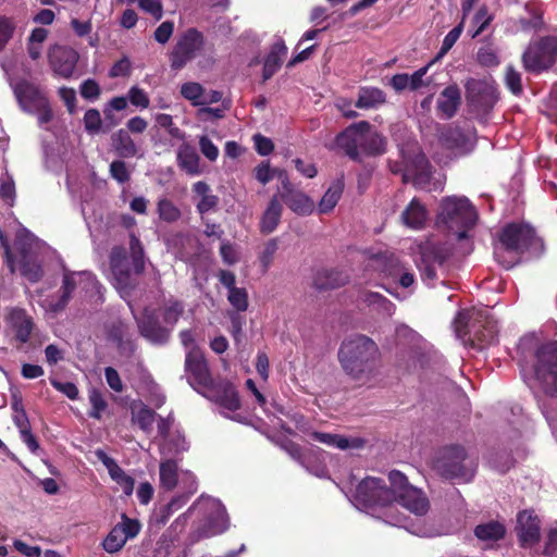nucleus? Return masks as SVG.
Instances as JSON below:
<instances>
[{
	"mask_svg": "<svg viewBox=\"0 0 557 557\" xmlns=\"http://www.w3.org/2000/svg\"><path fill=\"white\" fill-rule=\"evenodd\" d=\"M338 361L352 381L367 384L380 373L382 355L372 338L357 334L343 341L338 349Z\"/></svg>",
	"mask_w": 557,
	"mask_h": 557,
	"instance_id": "obj_1",
	"label": "nucleus"
},
{
	"mask_svg": "<svg viewBox=\"0 0 557 557\" xmlns=\"http://www.w3.org/2000/svg\"><path fill=\"white\" fill-rule=\"evenodd\" d=\"M355 502L366 510H371L384 522L395 527H406L407 517L394 504V488L387 487L380 478L367 476L356 488Z\"/></svg>",
	"mask_w": 557,
	"mask_h": 557,
	"instance_id": "obj_2",
	"label": "nucleus"
},
{
	"mask_svg": "<svg viewBox=\"0 0 557 557\" xmlns=\"http://www.w3.org/2000/svg\"><path fill=\"white\" fill-rule=\"evenodd\" d=\"M543 250V240L532 226L511 223L503 228L494 256L505 269H511L519 262L522 253L529 252L539 257Z\"/></svg>",
	"mask_w": 557,
	"mask_h": 557,
	"instance_id": "obj_3",
	"label": "nucleus"
},
{
	"mask_svg": "<svg viewBox=\"0 0 557 557\" xmlns=\"http://www.w3.org/2000/svg\"><path fill=\"white\" fill-rule=\"evenodd\" d=\"M131 258L125 248L114 246L110 252V269L113 275V285L125 298L133 294L138 285V275L144 272V248L135 234L129 236Z\"/></svg>",
	"mask_w": 557,
	"mask_h": 557,
	"instance_id": "obj_4",
	"label": "nucleus"
},
{
	"mask_svg": "<svg viewBox=\"0 0 557 557\" xmlns=\"http://www.w3.org/2000/svg\"><path fill=\"white\" fill-rule=\"evenodd\" d=\"M432 469L442 478L469 482L475 473L476 463L459 445L437 450L431 461Z\"/></svg>",
	"mask_w": 557,
	"mask_h": 557,
	"instance_id": "obj_5",
	"label": "nucleus"
},
{
	"mask_svg": "<svg viewBox=\"0 0 557 557\" xmlns=\"http://www.w3.org/2000/svg\"><path fill=\"white\" fill-rule=\"evenodd\" d=\"M478 220V212L466 197L450 196L441 202L438 221L443 223L459 240L467 237V232Z\"/></svg>",
	"mask_w": 557,
	"mask_h": 557,
	"instance_id": "obj_6",
	"label": "nucleus"
},
{
	"mask_svg": "<svg viewBox=\"0 0 557 557\" xmlns=\"http://www.w3.org/2000/svg\"><path fill=\"white\" fill-rule=\"evenodd\" d=\"M11 87L21 109L28 114L36 115L39 126L42 127L52 120L50 102L38 85L21 78L12 82Z\"/></svg>",
	"mask_w": 557,
	"mask_h": 557,
	"instance_id": "obj_7",
	"label": "nucleus"
},
{
	"mask_svg": "<svg viewBox=\"0 0 557 557\" xmlns=\"http://www.w3.org/2000/svg\"><path fill=\"white\" fill-rule=\"evenodd\" d=\"M454 323L459 336L468 335L480 348L492 345L497 339V324L484 312L473 313L470 318L465 312H458Z\"/></svg>",
	"mask_w": 557,
	"mask_h": 557,
	"instance_id": "obj_8",
	"label": "nucleus"
},
{
	"mask_svg": "<svg viewBox=\"0 0 557 557\" xmlns=\"http://www.w3.org/2000/svg\"><path fill=\"white\" fill-rule=\"evenodd\" d=\"M389 485L394 488V504H400L409 512L422 517L430 510V502L424 492L409 483L407 476L398 471L388 473Z\"/></svg>",
	"mask_w": 557,
	"mask_h": 557,
	"instance_id": "obj_9",
	"label": "nucleus"
},
{
	"mask_svg": "<svg viewBox=\"0 0 557 557\" xmlns=\"http://www.w3.org/2000/svg\"><path fill=\"white\" fill-rule=\"evenodd\" d=\"M534 358L533 373L537 386L544 394L557 397V342L541 345Z\"/></svg>",
	"mask_w": 557,
	"mask_h": 557,
	"instance_id": "obj_10",
	"label": "nucleus"
},
{
	"mask_svg": "<svg viewBox=\"0 0 557 557\" xmlns=\"http://www.w3.org/2000/svg\"><path fill=\"white\" fill-rule=\"evenodd\" d=\"M557 61V36H543L532 41L522 54L525 71L541 73L550 69Z\"/></svg>",
	"mask_w": 557,
	"mask_h": 557,
	"instance_id": "obj_11",
	"label": "nucleus"
},
{
	"mask_svg": "<svg viewBox=\"0 0 557 557\" xmlns=\"http://www.w3.org/2000/svg\"><path fill=\"white\" fill-rule=\"evenodd\" d=\"M203 35L196 28H188L177 39L170 60L173 70L183 69L203 48Z\"/></svg>",
	"mask_w": 557,
	"mask_h": 557,
	"instance_id": "obj_12",
	"label": "nucleus"
},
{
	"mask_svg": "<svg viewBox=\"0 0 557 557\" xmlns=\"http://www.w3.org/2000/svg\"><path fill=\"white\" fill-rule=\"evenodd\" d=\"M369 122L360 121L349 125L335 138V144L338 148L343 149L345 153L354 161H359L363 152L364 138Z\"/></svg>",
	"mask_w": 557,
	"mask_h": 557,
	"instance_id": "obj_13",
	"label": "nucleus"
},
{
	"mask_svg": "<svg viewBox=\"0 0 557 557\" xmlns=\"http://www.w3.org/2000/svg\"><path fill=\"white\" fill-rule=\"evenodd\" d=\"M185 372L191 386L211 387L213 381L203 352L198 347H191L186 352Z\"/></svg>",
	"mask_w": 557,
	"mask_h": 557,
	"instance_id": "obj_14",
	"label": "nucleus"
},
{
	"mask_svg": "<svg viewBox=\"0 0 557 557\" xmlns=\"http://www.w3.org/2000/svg\"><path fill=\"white\" fill-rule=\"evenodd\" d=\"M466 98L471 110L478 114L488 113L497 101L492 87L473 78L466 83Z\"/></svg>",
	"mask_w": 557,
	"mask_h": 557,
	"instance_id": "obj_15",
	"label": "nucleus"
},
{
	"mask_svg": "<svg viewBox=\"0 0 557 557\" xmlns=\"http://www.w3.org/2000/svg\"><path fill=\"white\" fill-rule=\"evenodd\" d=\"M137 325L140 335L154 345H164L171 337V329L161 325L152 311L145 310Z\"/></svg>",
	"mask_w": 557,
	"mask_h": 557,
	"instance_id": "obj_16",
	"label": "nucleus"
},
{
	"mask_svg": "<svg viewBox=\"0 0 557 557\" xmlns=\"http://www.w3.org/2000/svg\"><path fill=\"white\" fill-rule=\"evenodd\" d=\"M78 54L71 48L55 46L49 52V62L54 74L70 78L76 67Z\"/></svg>",
	"mask_w": 557,
	"mask_h": 557,
	"instance_id": "obj_17",
	"label": "nucleus"
},
{
	"mask_svg": "<svg viewBox=\"0 0 557 557\" xmlns=\"http://www.w3.org/2000/svg\"><path fill=\"white\" fill-rule=\"evenodd\" d=\"M517 533L523 547L533 546L540 540L541 523L537 516L523 510L517 517Z\"/></svg>",
	"mask_w": 557,
	"mask_h": 557,
	"instance_id": "obj_18",
	"label": "nucleus"
},
{
	"mask_svg": "<svg viewBox=\"0 0 557 557\" xmlns=\"http://www.w3.org/2000/svg\"><path fill=\"white\" fill-rule=\"evenodd\" d=\"M95 455L107 468L111 479L121 486L124 494L127 496L132 495L135 486V480L131 475L126 474L117 462L108 456L104 450L97 449Z\"/></svg>",
	"mask_w": 557,
	"mask_h": 557,
	"instance_id": "obj_19",
	"label": "nucleus"
},
{
	"mask_svg": "<svg viewBox=\"0 0 557 557\" xmlns=\"http://www.w3.org/2000/svg\"><path fill=\"white\" fill-rule=\"evenodd\" d=\"M461 106V90L456 84L445 87L438 95L436 110L441 117L449 120L456 115Z\"/></svg>",
	"mask_w": 557,
	"mask_h": 557,
	"instance_id": "obj_20",
	"label": "nucleus"
},
{
	"mask_svg": "<svg viewBox=\"0 0 557 557\" xmlns=\"http://www.w3.org/2000/svg\"><path fill=\"white\" fill-rule=\"evenodd\" d=\"M75 288L76 280L74 277V274L64 273L61 286V295L47 297L42 302V307L46 309V311L54 314L63 311L67 306L72 293L74 292Z\"/></svg>",
	"mask_w": 557,
	"mask_h": 557,
	"instance_id": "obj_21",
	"label": "nucleus"
},
{
	"mask_svg": "<svg viewBox=\"0 0 557 557\" xmlns=\"http://www.w3.org/2000/svg\"><path fill=\"white\" fill-rule=\"evenodd\" d=\"M438 140L446 149L463 153L470 151L469 138L462 129L457 126L448 125L443 127L440 132Z\"/></svg>",
	"mask_w": 557,
	"mask_h": 557,
	"instance_id": "obj_22",
	"label": "nucleus"
},
{
	"mask_svg": "<svg viewBox=\"0 0 557 557\" xmlns=\"http://www.w3.org/2000/svg\"><path fill=\"white\" fill-rule=\"evenodd\" d=\"M8 321L15 332V339L22 344L27 343L34 327L32 317L24 309L13 308L8 315Z\"/></svg>",
	"mask_w": 557,
	"mask_h": 557,
	"instance_id": "obj_23",
	"label": "nucleus"
},
{
	"mask_svg": "<svg viewBox=\"0 0 557 557\" xmlns=\"http://www.w3.org/2000/svg\"><path fill=\"white\" fill-rule=\"evenodd\" d=\"M349 275L342 270L323 268L315 272L313 285L320 290L334 289L344 286Z\"/></svg>",
	"mask_w": 557,
	"mask_h": 557,
	"instance_id": "obj_24",
	"label": "nucleus"
},
{
	"mask_svg": "<svg viewBox=\"0 0 557 557\" xmlns=\"http://www.w3.org/2000/svg\"><path fill=\"white\" fill-rule=\"evenodd\" d=\"M311 438L330 447H337L339 449H359L364 446L366 441L360 437H346L343 435L312 432Z\"/></svg>",
	"mask_w": 557,
	"mask_h": 557,
	"instance_id": "obj_25",
	"label": "nucleus"
},
{
	"mask_svg": "<svg viewBox=\"0 0 557 557\" xmlns=\"http://www.w3.org/2000/svg\"><path fill=\"white\" fill-rule=\"evenodd\" d=\"M283 206L280 198L277 195H274L261 216L260 232L262 234L273 233L280 224Z\"/></svg>",
	"mask_w": 557,
	"mask_h": 557,
	"instance_id": "obj_26",
	"label": "nucleus"
},
{
	"mask_svg": "<svg viewBox=\"0 0 557 557\" xmlns=\"http://www.w3.org/2000/svg\"><path fill=\"white\" fill-rule=\"evenodd\" d=\"M286 54L287 47L282 39L272 45L263 65L262 77L264 82L270 79L280 70Z\"/></svg>",
	"mask_w": 557,
	"mask_h": 557,
	"instance_id": "obj_27",
	"label": "nucleus"
},
{
	"mask_svg": "<svg viewBox=\"0 0 557 557\" xmlns=\"http://www.w3.org/2000/svg\"><path fill=\"white\" fill-rule=\"evenodd\" d=\"M286 206L299 215H307L313 211V201L304 193L292 189L288 193H281L278 197Z\"/></svg>",
	"mask_w": 557,
	"mask_h": 557,
	"instance_id": "obj_28",
	"label": "nucleus"
},
{
	"mask_svg": "<svg viewBox=\"0 0 557 557\" xmlns=\"http://www.w3.org/2000/svg\"><path fill=\"white\" fill-rule=\"evenodd\" d=\"M386 103V94L372 86H363L358 90V98L355 107L363 110L377 109L379 107Z\"/></svg>",
	"mask_w": 557,
	"mask_h": 557,
	"instance_id": "obj_29",
	"label": "nucleus"
},
{
	"mask_svg": "<svg viewBox=\"0 0 557 557\" xmlns=\"http://www.w3.org/2000/svg\"><path fill=\"white\" fill-rule=\"evenodd\" d=\"M426 219L428 212L424 206L416 198L410 201L401 213V220L405 225L413 230L422 228Z\"/></svg>",
	"mask_w": 557,
	"mask_h": 557,
	"instance_id": "obj_30",
	"label": "nucleus"
},
{
	"mask_svg": "<svg viewBox=\"0 0 557 557\" xmlns=\"http://www.w3.org/2000/svg\"><path fill=\"white\" fill-rule=\"evenodd\" d=\"M111 146L120 158H133L138 153V148L125 129H119L111 136Z\"/></svg>",
	"mask_w": 557,
	"mask_h": 557,
	"instance_id": "obj_31",
	"label": "nucleus"
},
{
	"mask_svg": "<svg viewBox=\"0 0 557 557\" xmlns=\"http://www.w3.org/2000/svg\"><path fill=\"white\" fill-rule=\"evenodd\" d=\"M199 156L191 145L184 143L180 146L177 150V164L181 170L189 175L199 174Z\"/></svg>",
	"mask_w": 557,
	"mask_h": 557,
	"instance_id": "obj_32",
	"label": "nucleus"
},
{
	"mask_svg": "<svg viewBox=\"0 0 557 557\" xmlns=\"http://www.w3.org/2000/svg\"><path fill=\"white\" fill-rule=\"evenodd\" d=\"M193 191L200 198L196 207L201 215L218 207L219 197L211 193V188L206 182H196L193 185Z\"/></svg>",
	"mask_w": 557,
	"mask_h": 557,
	"instance_id": "obj_33",
	"label": "nucleus"
},
{
	"mask_svg": "<svg viewBox=\"0 0 557 557\" xmlns=\"http://www.w3.org/2000/svg\"><path fill=\"white\" fill-rule=\"evenodd\" d=\"M132 422L137 424L145 433L152 431V425L156 421L157 413L143 403H134L131 408Z\"/></svg>",
	"mask_w": 557,
	"mask_h": 557,
	"instance_id": "obj_34",
	"label": "nucleus"
},
{
	"mask_svg": "<svg viewBox=\"0 0 557 557\" xmlns=\"http://www.w3.org/2000/svg\"><path fill=\"white\" fill-rule=\"evenodd\" d=\"M184 302L174 297L166 299L160 309L162 320L165 325L171 329V331L174 329L180 318L184 314Z\"/></svg>",
	"mask_w": 557,
	"mask_h": 557,
	"instance_id": "obj_35",
	"label": "nucleus"
},
{
	"mask_svg": "<svg viewBox=\"0 0 557 557\" xmlns=\"http://www.w3.org/2000/svg\"><path fill=\"white\" fill-rule=\"evenodd\" d=\"M423 260L434 264L436 271H441L443 275L447 272L446 263L450 257V251L444 246L434 245L422 252Z\"/></svg>",
	"mask_w": 557,
	"mask_h": 557,
	"instance_id": "obj_36",
	"label": "nucleus"
},
{
	"mask_svg": "<svg viewBox=\"0 0 557 557\" xmlns=\"http://www.w3.org/2000/svg\"><path fill=\"white\" fill-rule=\"evenodd\" d=\"M215 401L230 411H236L240 407L238 393L231 383H221L216 388Z\"/></svg>",
	"mask_w": 557,
	"mask_h": 557,
	"instance_id": "obj_37",
	"label": "nucleus"
},
{
	"mask_svg": "<svg viewBox=\"0 0 557 557\" xmlns=\"http://www.w3.org/2000/svg\"><path fill=\"white\" fill-rule=\"evenodd\" d=\"M159 475L161 486L168 491H172L178 484V466L172 458H166L160 462Z\"/></svg>",
	"mask_w": 557,
	"mask_h": 557,
	"instance_id": "obj_38",
	"label": "nucleus"
},
{
	"mask_svg": "<svg viewBox=\"0 0 557 557\" xmlns=\"http://www.w3.org/2000/svg\"><path fill=\"white\" fill-rule=\"evenodd\" d=\"M285 450L294 460L298 461L301 466H304L310 472L314 473L317 476L322 478L326 475L325 467L322 465L312 467L311 456L309 454H304L299 445L295 443H289L285 446Z\"/></svg>",
	"mask_w": 557,
	"mask_h": 557,
	"instance_id": "obj_39",
	"label": "nucleus"
},
{
	"mask_svg": "<svg viewBox=\"0 0 557 557\" xmlns=\"http://www.w3.org/2000/svg\"><path fill=\"white\" fill-rule=\"evenodd\" d=\"M506 534V528L503 523L498 521H490L486 523L478 524L474 528V535L480 541H499L502 540Z\"/></svg>",
	"mask_w": 557,
	"mask_h": 557,
	"instance_id": "obj_40",
	"label": "nucleus"
},
{
	"mask_svg": "<svg viewBox=\"0 0 557 557\" xmlns=\"http://www.w3.org/2000/svg\"><path fill=\"white\" fill-rule=\"evenodd\" d=\"M188 449V444L180 432L169 435L160 444V454L163 457H172L182 454Z\"/></svg>",
	"mask_w": 557,
	"mask_h": 557,
	"instance_id": "obj_41",
	"label": "nucleus"
},
{
	"mask_svg": "<svg viewBox=\"0 0 557 557\" xmlns=\"http://www.w3.org/2000/svg\"><path fill=\"white\" fill-rule=\"evenodd\" d=\"M343 188L344 185L341 181L334 182L329 187L319 202L318 209L320 213H327L335 208L343 194Z\"/></svg>",
	"mask_w": 557,
	"mask_h": 557,
	"instance_id": "obj_42",
	"label": "nucleus"
},
{
	"mask_svg": "<svg viewBox=\"0 0 557 557\" xmlns=\"http://www.w3.org/2000/svg\"><path fill=\"white\" fill-rule=\"evenodd\" d=\"M386 139L377 132L372 131L369 124L367 136L363 144L362 154L376 156L382 154L385 151Z\"/></svg>",
	"mask_w": 557,
	"mask_h": 557,
	"instance_id": "obj_43",
	"label": "nucleus"
},
{
	"mask_svg": "<svg viewBox=\"0 0 557 557\" xmlns=\"http://www.w3.org/2000/svg\"><path fill=\"white\" fill-rule=\"evenodd\" d=\"M18 262L21 274L27 281L30 283H37L42 278L44 271L36 257L21 259Z\"/></svg>",
	"mask_w": 557,
	"mask_h": 557,
	"instance_id": "obj_44",
	"label": "nucleus"
},
{
	"mask_svg": "<svg viewBox=\"0 0 557 557\" xmlns=\"http://www.w3.org/2000/svg\"><path fill=\"white\" fill-rule=\"evenodd\" d=\"M157 212L159 218L166 223H174L182 216L178 207L168 198H161L157 202Z\"/></svg>",
	"mask_w": 557,
	"mask_h": 557,
	"instance_id": "obj_45",
	"label": "nucleus"
},
{
	"mask_svg": "<svg viewBox=\"0 0 557 557\" xmlns=\"http://www.w3.org/2000/svg\"><path fill=\"white\" fill-rule=\"evenodd\" d=\"M209 524L213 534L222 533L227 529V513L225 508L220 503L212 504V512L209 517Z\"/></svg>",
	"mask_w": 557,
	"mask_h": 557,
	"instance_id": "obj_46",
	"label": "nucleus"
},
{
	"mask_svg": "<svg viewBox=\"0 0 557 557\" xmlns=\"http://www.w3.org/2000/svg\"><path fill=\"white\" fill-rule=\"evenodd\" d=\"M127 542L120 527L115 525L102 542L103 549L110 554L116 553Z\"/></svg>",
	"mask_w": 557,
	"mask_h": 557,
	"instance_id": "obj_47",
	"label": "nucleus"
},
{
	"mask_svg": "<svg viewBox=\"0 0 557 557\" xmlns=\"http://www.w3.org/2000/svg\"><path fill=\"white\" fill-rule=\"evenodd\" d=\"M89 403L91 405V410L89 411V417L94 419H101L102 413L106 411L108 407V403L101 391L97 388H91L88 393Z\"/></svg>",
	"mask_w": 557,
	"mask_h": 557,
	"instance_id": "obj_48",
	"label": "nucleus"
},
{
	"mask_svg": "<svg viewBox=\"0 0 557 557\" xmlns=\"http://www.w3.org/2000/svg\"><path fill=\"white\" fill-rule=\"evenodd\" d=\"M524 10L531 15L530 18H519V24L522 30L537 29L542 26V12L535 8L534 4L528 2L524 4Z\"/></svg>",
	"mask_w": 557,
	"mask_h": 557,
	"instance_id": "obj_49",
	"label": "nucleus"
},
{
	"mask_svg": "<svg viewBox=\"0 0 557 557\" xmlns=\"http://www.w3.org/2000/svg\"><path fill=\"white\" fill-rule=\"evenodd\" d=\"M67 274H74L76 280V287H81L85 293L98 292L100 285L96 276L88 271L83 272H66Z\"/></svg>",
	"mask_w": 557,
	"mask_h": 557,
	"instance_id": "obj_50",
	"label": "nucleus"
},
{
	"mask_svg": "<svg viewBox=\"0 0 557 557\" xmlns=\"http://www.w3.org/2000/svg\"><path fill=\"white\" fill-rule=\"evenodd\" d=\"M181 95L193 106H202L203 87L199 83L188 82L181 86Z\"/></svg>",
	"mask_w": 557,
	"mask_h": 557,
	"instance_id": "obj_51",
	"label": "nucleus"
},
{
	"mask_svg": "<svg viewBox=\"0 0 557 557\" xmlns=\"http://www.w3.org/2000/svg\"><path fill=\"white\" fill-rule=\"evenodd\" d=\"M14 246L18 253V261L21 259L35 257V253L33 251V239L29 234L24 232L18 233L16 235Z\"/></svg>",
	"mask_w": 557,
	"mask_h": 557,
	"instance_id": "obj_52",
	"label": "nucleus"
},
{
	"mask_svg": "<svg viewBox=\"0 0 557 557\" xmlns=\"http://www.w3.org/2000/svg\"><path fill=\"white\" fill-rule=\"evenodd\" d=\"M492 20L493 16L488 13L487 7H480V9L476 11L472 20V23L478 27L476 30L472 34V38H475L481 33H483L485 28L490 25Z\"/></svg>",
	"mask_w": 557,
	"mask_h": 557,
	"instance_id": "obj_53",
	"label": "nucleus"
},
{
	"mask_svg": "<svg viewBox=\"0 0 557 557\" xmlns=\"http://www.w3.org/2000/svg\"><path fill=\"white\" fill-rule=\"evenodd\" d=\"M84 125L89 134H97L101 131L102 120L97 109H89L85 112Z\"/></svg>",
	"mask_w": 557,
	"mask_h": 557,
	"instance_id": "obj_54",
	"label": "nucleus"
},
{
	"mask_svg": "<svg viewBox=\"0 0 557 557\" xmlns=\"http://www.w3.org/2000/svg\"><path fill=\"white\" fill-rule=\"evenodd\" d=\"M228 301L238 311H246L248 308V295L245 288H234L228 292Z\"/></svg>",
	"mask_w": 557,
	"mask_h": 557,
	"instance_id": "obj_55",
	"label": "nucleus"
},
{
	"mask_svg": "<svg viewBox=\"0 0 557 557\" xmlns=\"http://www.w3.org/2000/svg\"><path fill=\"white\" fill-rule=\"evenodd\" d=\"M110 174L120 184H124L131 178V173L127 170L126 163L122 160H114L111 162Z\"/></svg>",
	"mask_w": 557,
	"mask_h": 557,
	"instance_id": "obj_56",
	"label": "nucleus"
},
{
	"mask_svg": "<svg viewBox=\"0 0 557 557\" xmlns=\"http://www.w3.org/2000/svg\"><path fill=\"white\" fill-rule=\"evenodd\" d=\"M278 248V243L276 238L270 239L263 248V251L259 256V261L264 271L269 269L272 263L273 257Z\"/></svg>",
	"mask_w": 557,
	"mask_h": 557,
	"instance_id": "obj_57",
	"label": "nucleus"
},
{
	"mask_svg": "<svg viewBox=\"0 0 557 557\" xmlns=\"http://www.w3.org/2000/svg\"><path fill=\"white\" fill-rule=\"evenodd\" d=\"M505 82L512 94L519 95L522 91L521 74L512 66L506 69Z\"/></svg>",
	"mask_w": 557,
	"mask_h": 557,
	"instance_id": "obj_58",
	"label": "nucleus"
},
{
	"mask_svg": "<svg viewBox=\"0 0 557 557\" xmlns=\"http://www.w3.org/2000/svg\"><path fill=\"white\" fill-rule=\"evenodd\" d=\"M116 525L121 528L126 540L134 539L140 531V523L125 513L122 515V520Z\"/></svg>",
	"mask_w": 557,
	"mask_h": 557,
	"instance_id": "obj_59",
	"label": "nucleus"
},
{
	"mask_svg": "<svg viewBox=\"0 0 557 557\" xmlns=\"http://www.w3.org/2000/svg\"><path fill=\"white\" fill-rule=\"evenodd\" d=\"M463 21L465 20L462 18V21L445 36L440 50V55L447 53L456 44L463 29Z\"/></svg>",
	"mask_w": 557,
	"mask_h": 557,
	"instance_id": "obj_60",
	"label": "nucleus"
},
{
	"mask_svg": "<svg viewBox=\"0 0 557 557\" xmlns=\"http://www.w3.org/2000/svg\"><path fill=\"white\" fill-rule=\"evenodd\" d=\"M15 29L14 22L7 17H0V50H2L8 41L12 38Z\"/></svg>",
	"mask_w": 557,
	"mask_h": 557,
	"instance_id": "obj_61",
	"label": "nucleus"
},
{
	"mask_svg": "<svg viewBox=\"0 0 557 557\" xmlns=\"http://www.w3.org/2000/svg\"><path fill=\"white\" fill-rule=\"evenodd\" d=\"M128 99L133 106L143 108V109L148 108L149 103H150L149 97L146 94V91L137 86H133L128 90Z\"/></svg>",
	"mask_w": 557,
	"mask_h": 557,
	"instance_id": "obj_62",
	"label": "nucleus"
},
{
	"mask_svg": "<svg viewBox=\"0 0 557 557\" xmlns=\"http://www.w3.org/2000/svg\"><path fill=\"white\" fill-rule=\"evenodd\" d=\"M476 60L484 66H496L499 63L496 52L491 47L480 48L476 54Z\"/></svg>",
	"mask_w": 557,
	"mask_h": 557,
	"instance_id": "obj_63",
	"label": "nucleus"
},
{
	"mask_svg": "<svg viewBox=\"0 0 557 557\" xmlns=\"http://www.w3.org/2000/svg\"><path fill=\"white\" fill-rule=\"evenodd\" d=\"M199 147L208 160L215 161L218 159L219 149L208 136L203 135L199 138Z\"/></svg>",
	"mask_w": 557,
	"mask_h": 557,
	"instance_id": "obj_64",
	"label": "nucleus"
}]
</instances>
